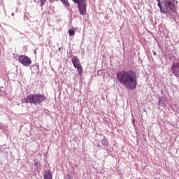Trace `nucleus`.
I'll return each instance as SVG.
<instances>
[{
  "instance_id": "obj_10",
  "label": "nucleus",
  "mask_w": 179,
  "mask_h": 179,
  "mask_svg": "<svg viewBox=\"0 0 179 179\" xmlns=\"http://www.w3.org/2000/svg\"><path fill=\"white\" fill-rule=\"evenodd\" d=\"M74 68H76L77 69L78 75H80V76H81L82 72L83 71V68L82 67V65L80 64L78 66H76V67H74Z\"/></svg>"
},
{
  "instance_id": "obj_12",
  "label": "nucleus",
  "mask_w": 179,
  "mask_h": 179,
  "mask_svg": "<svg viewBox=\"0 0 179 179\" xmlns=\"http://www.w3.org/2000/svg\"><path fill=\"white\" fill-rule=\"evenodd\" d=\"M60 1L63 3V5L66 6V8H69V2L68 1V0H60Z\"/></svg>"
},
{
  "instance_id": "obj_15",
  "label": "nucleus",
  "mask_w": 179,
  "mask_h": 179,
  "mask_svg": "<svg viewBox=\"0 0 179 179\" xmlns=\"http://www.w3.org/2000/svg\"><path fill=\"white\" fill-rule=\"evenodd\" d=\"M41 2V6H44L45 5V2H47V0H39Z\"/></svg>"
},
{
  "instance_id": "obj_18",
  "label": "nucleus",
  "mask_w": 179,
  "mask_h": 179,
  "mask_svg": "<svg viewBox=\"0 0 179 179\" xmlns=\"http://www.w3.org/2000/svg\"><path fill=\"white\" fill-rule=\"evenodd\" d=\"M97 148H100V145H97Z\"/></svg>"
},
{
  "instance_id": "obj_9",
  "label": "nucleus",
  "mask_w": 179,
  "mask_h": 179,
  "mask_svg": "<svg viewBox=\"0 0 179 179\" xmlns=\"http://www.w3.org/2000/svg\"><path fill=\"white\" fill-rule=\"evenodd\" d=\"M43 179H52V173H51V171L46 170L45 171Z\"/></svg>"
},
{
  "instance_id": "obj_11",
  "label": "nucleus",
  "mask_w": 179,
  "mask_h": 179,
  "mask_svg": "<svg viewBox=\"0 0 179 179\" xmlns=\"http://www.w3.org/2000/svg\"><path fill=\"white\" fill-rule=\"evenodd\" d=\"M101 145L103 146H108V141H107L106 137H103V138L101 140Z\"/></svg>"
},
{
  "instance_id": "obj_1",
  "label": "nucleus",
  "mask_w": 179,
  "mask_h": 179,
  "mask_svg": "<svg viewBox=\"0 0 179 179\" xmlns=\"http://www.w3.org/2000/svg\"><path fill=\"white\" fill-rule=\"evenodd\" d=\"M117 79L127 89L134 90L136 87V74L132 71H120L117 73Z\"/></svg>"
},
{
  "instance_id": "obj_4",
  "label": "nucleus",
  "mask_w": 179,
  "mask_h": 179,
  "mask_svg": "<svg viewBox=\"0 0 179 179\" xmlns=\"http://www.w3.org/2000/svg\"><path fill=\"white\" fill-rule=\"evenodd\" d=\"M18 61L23 66H30L31 65V59L24 55L18 57Z\"/></svg>"
},
{
  "instance_id": "obj_17",
  "label": "nucleus",
  "mask_w": 179,
  "mask_h": 179,
  "mask_svg": "<svg viewBox=\"0 0 179 179\" xmlns=\"http://www.w3.org/2000/svg\"><path fill=\"white\" fill-rule=\"evenodd\" d=\"M53 1H58V0H50V3H54Z\"/></svg>"
},
{
  "instance_id": "obj_20",
  "label": "nucleus",
  "mask_w": 179,
  "mask_h": 179,
  "mask_svg": "<svg viewBox=\"0 0 179 179\" xmlns=\"http://www.w3.org/2000/svg\"><path fill=\"white\" fill-rule=\"evenodd\" d=\"M131 117H134V114L133 113H131Z\"/></svg>"
},
{
  "instance_id": "obj_2",
  "label": "nucleus",
  "mask_w": 179,
  "mask_h": 179,
  "mask_svg": "<svg viewBox=\"0 0 179 179\" xmlns=\"http://www.w3.org/2000/svg\"><path fill=\"white\" fill-rule=\"evenodd\" d=\"M161 13L171 15L176 8L174 5L176 0H165L164 7L160 0H157Z\"/></svg>"
},
{
  "instance_id": "obj_7",
  "label": "nucleus",
  "mask_w": 179,
  "mask_h": 179,
  "mask_svg": "<svg viewBox=\"0 0 179 179\" xmlns=\"http://www.w3.org/2000/svg\"><path fill=\"white\" fill-rule=\"evenodd\" d=\"M158 104L161 107H166L169 104V100H167L166 96H159Z\"/></svg>"
},
{
  "instance_id": "obj_21",
  "label": "nucleus",
  "mask_w": 179,
  "mask_h": 179,
  "mask_svg": "<svg viewBox=\"0 0 179 179\" xmlns=\"http://www.w3.org/2000/svg\"><path fill=\"white\" fill-rule=\"evenodd\" d=\"M37 165V162H35V166Z\"/></svg>"
},
{
  "instance_id": "obj_16",
  "label": "nucleus",
  "mask_w": 179,
  "mask_h": 179,
  "mask_svg": "<svg viewBox=\"0 0 179 179\" xmlns=\"http://www.w3.org/2000/svg\"><path fill=\"white\" fill-rule=\"evenodd\" d=\"M131 124L135 127V119L134 117L131 119Z\"/></svg>"
},
{
  "instance_id": "obj_14",
  "label": "nucleus",
  "mask_w": 179,
  "mask_h": 179,
  "mask_svg": "<svg viewBox=\"0 0 179 179\" xmlns=\"http://www.w3.org/2000/svg\"><path fill=\"white\" fill-rule=\"evenodd\" d=\"M69 36H75V30L69 29Z\"/></svg>"
},
{
  "instance_id": "obj_13",
  "label": "nucleus",
  "mask_w": 179,
  "mask_h": 179,
  "mask_svg": "<svg viewBox=\"0 0 179 179\" xmlns=\"http://www.w3.org/2000/svg\"><path fill=\"white\" fill-rule=\"evenodd\" d=\"M64 179H73V177L71 173H67V175L64 176Z\"/></svg>"
},
{
  "instance_id": "obj_19",
  "label": "nucleus",
  "mask_w": 179,
  "mask_h": 179,
  "mask_svg": "<svg viewBox=\"0 0 179 179\" xmlns=\"http://www.w3.org/2000/svg\"><path fill=\"white\" fill-rule=\"evenodd\" d=\"M59 51H61V48H59Z\"/></svg>"
},
{
  "instance_id": "obj_3",
  "label": "nucleus",
  "mask_w": 179,
  "mask_h": 179,
  "mask_svg": "<svg viewBox=\"0 0 179 179\" xmlns=\"http://www.w3.org/2000/svg\"><path fill=\"white\" fill-rule=\"evenodd\" d=\"M45 100V96L40 94H29L22 99V103H30V104H41Z\"/></svg>"
},
{
  "instance_id": "obj_6",
  "label": "nucleus",
  "mask_w": 179,
  "mask_h": 179,
  "mask_svg": "<svg viewBox=\"0 0 179 179\" xmlns=\"http://www.w3.org/2000/svg\"><path fill=\"white\" fill-rule=\"evenodd\" d=\"M80 15H86V0L77 3Z\"/></svg>"
},
{
  "instance_id": "obj_8",
  "label": "nucleus",
  "mask_w": 179,
  "mask_h": 179,
  "mask_svg": "<svg viewBox=\"0 0 179 179\" xmlns=\"http://www.w3.org/2000/svg\"><path fill=\"white\" fill-rule=\"evenodd\" d=\"M71 62H72L74 68L76 66L80 65V60H79V59H78V57H75V56H73V57L71 59Z\"/></svg>"
},
{
  "instance_id": "obj_5",
  "label": "nucleus",
  "mask_w": 179,
  "mask_h": 179,
  "mask_svg": "<svg viewBox=\"0 0 179 179\" xmlns=\"http://www.w3.org/2000/svg\"><path fill=\"white\" fill-rule=\"evenodd\" d=\"M171 71L176 78H179V62L173 63L171 67Z\"/></svg>"
}]
</instances>
